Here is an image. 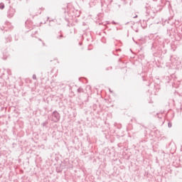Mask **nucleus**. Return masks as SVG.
Here are the masks:
<instances>
[{"label": "nucleus", "mask_w": 182, "mask_h": 182, "mask_svg": "<svg viewBox=\"0 0 182 182\" xmlns=\"http://www.w3.org/2000/svg\"><path fill=\"white\" fill-rule=\"evenodd\" d=\"M0 8H1V9H4V5H2V6H0Z\"/></svg>", "instance_id": "nucleus-1"}]
</instances>
